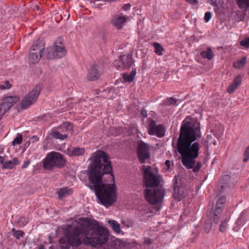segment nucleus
Returning <instances> with one entry per match:
<instances>
[{"label":"nucleus","instance_id":"obj_33","mask_svg":"<svg viewBox=\"0 0 249 249\" xmlns=\"http://www.w3.org/2000/svg\"><path fill=\"white\" fill-rule=\"evenodd\" d=\"M12 231L14 232L13 235L17 239H19L20 237H22L24 234V233L22 231H15V229H12Z\"/></svg>","mask_w":249,"mask_h":249},{"label":"nucleus","instance_id":"obj_40","mask_svg":"<svg viewBox=\"0 0 249 249\" xmlns=\"http://www.w3.org/2000/svg\"><path fill=\"white\" fill-rule=\"evenodd\" d=\"M212 18V13L210 12H207L205 14L204 20L208 22Z\"/></svg>","mask_w":249,"mask_h":249},{"label":"nucleus","instance_id":"obj_27","mask_svg":"<svg viewBox=\"0 0 249 249\" xmlns=\"http://www.w3.org/2000/svg\"><path fill=\"white\" fill-rule=\"evenodd\" d=\"M51 135L53 137L57 139H60V140H64L67 138V135L62 134L58 129L57 130H53Z\"/></svg>","mask_w":249,"mask_h":249},{"label":"nucleus","instance_id":"obj_32","mask_svg":"<svg viewBox=\"0 0 249 249\" xmlns=\"http://www.w3.org/2000/svg\"><path fill=\"white\" fill-rule=\"evenodd\" d=\"M29 219L24 217H20L18 220V223L20 226H24L29 222Z\"/></svg>","mask_w":249,"mask_h":249},{"label":"nucleus","instance_id":"obj_43","mask_svg":"<svg viewBox=\"0 0 249 249\" xmlns=\"http://www.w3.org/2000/svg\"><path fill=\"white\" fill-rule=\"evenodd\" d=\"M187 2L193 5L196 4L198 2L197 0H187Z\"/></svg>","mask_w":249,"mask_h":249},{"label":"nucleus","instance_id":"obj_36","mask_svg":"<svg viewBox=\"0 0 249 249\" xmlns=\"http://www.w3.org/2000/svg\"><path fill=\"white\" fill-rule=\"evenodd\" d=\"M11 85L9 83V81H5L3 84L0 85V89L1 90L9 89L11 88Z\"/></svg>","mask_w":249,"mask_h":249},{"label":"nucleus","instance_id":"obj_34","mask_svg":"<svg viewBox=\"0 0 249 249\" xmlns=\"http://www.w3.org/2000/svg\"><path fill=\"white\" fill-rule=\"evenodd\" d=\"M227 219H225L224 220L222 221L221 224L220 225L219 230L221 232H224L226 231L227 227Z\"/></svg>","mask_w":249,"mask_h":249},{"label":"nucleus","instance_id":"obj_25","mask_svg":"<svg viewBox=\"0 0 249 249\" xmlns=\"http://www.w3.org/2000/svg\"><path fill=\"white\" fill-rule=\"evenodd\" d=\"M136 74L135 69H133L130 74L124 73L123 79L125 82H131L133 81Z\"/></svg>","mask_w":249,"mask_h":249},{"label":"nucleus","instance_id":"obj_21","mask_svg":"<svg viewBox=\"0 0 249 249\" xmlns=\"http://www.w3.org/2000/svg\"><path fill=\"white\" fill-rule=\"evenodd\" d=\"M58 129L62 134H66L68 135L69 132L72 131L73 126L71 123L68 122L64 123L59 126Z\"/></svg>","mask_w":249,"mask_h":249},{"label":"nucleus","instance_id":"obj_17","mask_svg":"<svg viewBox=\"0 0 249 249\" xmlns=\"http://www.w3.org/2000/svg\"><path fill=\"white\" fill-rule=\"evenodd\" d=\"M242 77L238 75L234 79L233 83L229 86L227 89V91L230 93L233 92L240 86L242 82Z\"/></svg>","mask_w":249,"mask_h":249},{"label":"nucleus","instance_id":"obj_18","mask_svg":"<svg viewBox=\"0 0 249 249\" xmlns=\"http://www.w3.org/2000/svg\"><path fill=\"white\" fill-rule=\"evenodd\" d=\"M85 152L83 148L72 147L67 149V153L70 156H79L83 155Z\"/></svg>","mask_w":249,"mask_h":249},{"label":"nucleus","instance_id":"obj_28","mask_svg":"<svg viewBox=\"0 0 249 249\" xmlns=\"http://www.w3.org/2000/svg\"><path fill=\"white\" fill-rule=\"evenodd\" d=\"M246 61L247 57L246 56H243L240 60H237L233 63V67L234 68L237 69H242L246 63Z\"/></svg>","mask_w":249,"mask_h":249},{"label":"nucleus","instance_id":"obj_3","mask_svg":"<svg viewBox=\"0 0 249 249\" xmlns=\"http://www.w3.org/2000/svg\"><path fill=\"white\" fill-rule=\"evenodd\" d=\"M108 239L107 229L100 226L98 221H91L88 218L84 219L82 225L77 226L67 235L68 244L73 247H78L82 243L95 247L106 244Z\"/></svg>","mask_w":249,"mask_h":249},{"label":"nucleus","instance_id":"obj_31","mask_svg":"<svg viewBox=\"0 0 249 249\" xmlns=\"http://www.w3.org/2000/svg\"><path fill=\"white\" fill-rule=\"evenodd\" d=\"M22 141V136L20 134L18 133L17 137L14 139L12 142V145L13 146L20 144Z\"/></svg>","mask_w":249,"mask_h":249},{"label":"nucleus","instance_id":"obj_11","mask_svg":"<svg viewBox=\"0 0 249 249\" xmlns=\"http://www.w3.org/2000/svg\"><path fill=\"white\" fill-rule=\"evenodd\" d=\"M165 129L161 124H156L153 120H150L148 124V133L151 135H156L161 138L164 135Z\"/></svg>","mask_w":249,"mask_h":249},{"label":"nucleus","instance_id":"obj_15","mask_svg":"<svg viewBox=\"0 0 249 249\" xmlns=\"http://www.w3.org/2000/svg\"><path fill=\"white\" fill-rule=\"evenodd\" d=\"M102 71L99 69V67L96 64H94L90 67L87 78L89 81H95L100 77Z\"/></svg>","mask_w":249,"mask_h":249},{"label":"nucleus","instance_id":"obj_42","mask_svg":"<svg viewBox=\"0 0 249 249\" xmlns=\"http://www.w3.org/2000/svg\"><path fill=\"white\" fill-rule=\"evenodd\" d=\"M218 0H208L209 3L212 5L213 6H217V2Z\"/></svg>","mask_w":249,"mask_h":249},{"label":"nucleus","instance_id":"obj_6","mask_svg":"<svg viewBox=\"0 0 249 249\" xmlns=\"http://www.w3.org/2000/svg\"><path fill=\"white\" fill-rule=\"evenodd\" d=\"M165 191L161 188L146 189L144 196L146 200L151 204H160L163 201Z\"/></svg>","mask_w":249,"mask_h":249},{"label":"nucleus","instance_id":"obj_47","mask_svg":"<svg viewBox=\"0 0 249 249\" xmlns=\"http://www.w3.org/2000/svg\"><path fill=\"white\" fill-rule=\"evenodd\" d=\"M31 140L33 142H37L39 140L38 138L36 136H33L31 138Z\"/></svg>","mask_w":249,"mask_h":249},{"label":"nucleus","instance_id":"obj_10","mask_svg":"<svg viewBox=\"0 0 249 249\" xmlns=\"http://www.w3.org/2000/svg\"><path fill=\"white\" fill-rule=\"evenodd\" d=\"M44 49V46L41 43L33 45L29 54L30 61L33 64L37 63L42 56Z\"/></svg>","mask_w":249,"mask_h":249},{"label":"nucleus","instance_id":"obj_19","mask_svg":"<svg viewBox=\"0 0 249 249\" xmlns=\"http://www.w3.org/2000/svg\"><path fill=\"white\" fill-rule=\"evenodd\" d=\"M53 48L57 58H59L65 56L66 54L65 47L61 42L56 43Z\"/></svg>","mask_w":249,"mask_h":249},{"label":"nucleus","instance_id":"obj_50","mask_svg":"<svg viewBox=\"0 0 249 249\" xmlns=\"http://www.w3.org/2000/svg\"><path fill=\"white\" fill-rule=\"evenodd\" d=\"M38 249H44V248L42 245H41L39 247Z\"/></svg>","mask_w":249,"mask_h":249},{"label":"nucleus","instance_id":"obj_46","mask_svg":"<svg viewBox=\"0 0 249 249\" xmlns=\"http://www.w3.org/2000/svg\"><path fill=\"white\" fill-rule=\"evenodd\" d=\"M29 163H30V161H29V160L24 161V163H23V164L22 165V168H25L27 167V166H28Z\"/></svg>","mask_w":249,"mask_h":249},{"label":"nucleus","instance_id":"obj_7","mask_svg":"<svg viewBox=\"0 0 249 249\" xmlns=\"http://www.w3.org/2000/svg\"><path fill=\"white\" fill-rule=\"evenodd\" d=\"M41 89V85L37 84L36 87L24 97L21 103L22 108H27L36 101Z\"/></svg>","mask_w":249,"mask_h":249},{"label":"nucleus","instance_id":"obj_20","mask_svg":"<svg viewBox=\"0 0 249 249\" xmlns=\"http://www.w3.org/2000/svg\"><path fill=\"white\" fill-rule=\"evenodd\" d=\"M4 160V158H3V163H0L2 164V168L5 169H12L15 165L19 164V161L17 158H14L12 160L7 161H5Z\"/></svg>","mask_w":249,"mask_h":249},{"label":"nucleus","instance_id":"obj_12","mask_svg":"<svg viewBox=\"0 0 249 249\" xmlns=\"http://www.w3.org/2000/svg\"><path fill=\"white\" fill-rule=\"evenodd\" d=\"M226 201V198L225 196H222L218 198L216 203V208L214 211L213 215V220L215 223H217L220 218V214L223 208V204Z\"/></svg>","mask_w":249,"mask_h":249},{"label":"nucleus","instance_id":"obj_37","mask_svg":"<svg viewBox=\"0 0 249 249\" xmlns=\"http://www.w3.org/2000/svg\"><path fill=\"white\" fill-rule=\"evenodd\" d=\"M241 46H244L247 48H249V37L241 40L240 42Z\"/></svg>","mask_w":249,"mask_h":249},{"label":"nucleus","instance_id":"obj_16","mask_svg":"<svg viewBox=\"0 0 249 249\" xmlns=\"http://www.w3.org/2000/svg\"><path fill=\"white\" fill-rule=\"evenodd\" d=\"M126 21L125 16H115L111 20V23L118 29H120L124 25Z\"/></svg>","mask_w":249,"mask_h":249},{"label":"nucleus","instance_id":"obj_29","mask_svg":"<svg viewBox=\"0 0 249 249\" xmlns=\"http://www.w3.org/2000/svg\"><path fill=\"white\" fill-rule=\"evenodd\" d=\"M237 4L239 8H247L249 7V0H236Z\"/></svg>","mask_w":249,"mask_h":249},{"label":"nucleus","instance_id":"obj_51","mask_svg":"<svg viewBox=\"0 0 249 249\" xmlns=\"http://www.w3.org/2000/svg\"><path fill=\"white\" fill-rule=\"evenodd\" d=\"M37 9L38 10H39V7L37 6Z\"/></svg>","mask_w":249,"mask_h":249},{"label":"nucleus","instance_id":"obj_44","mask_svg":"<svg viewBox=\"0 0 249 249\" xmlns=\"http://www.w3.org/2000/svg\"><path fill=\"white\" fill-rule=\"evenodd\" d=\"M171 162L169 160H166L165 162V164L166 166L167 167L168 170H169L170 168Z\"/></svg>","mask_w":249,"mask_h":249},{"label":"nucleus","instance_id":"obj_8","mask_svg":"<svg viewBox=\"0 0 249 249\" xmlns=\"http://www.w3.org/2000/svg\"><path fill=\"white\" fill-rule=\"evenodd\" d=\"M139 160L141 163L145 162L146 160L150 157V146L148 144L141 141L137 148Z\"/></svg>","mask_w":249,"mask_h":249},{"label":"nucleus","instance_id":"obj_30","mask_svg":"<svg viewBox=\"0 0 249 249\" xmlns=\"http://www.w3.org/2000/svg\"><path fill=\"white\" fill-rule=\"evenodd\" d=\"M153 46L155 47V53L159 55H161L162 54V51L163 50V47L158 43L155 42L153 43Z\"/></svg>","mask_w":249,"mask_h":249},{"label":"nucleus","instance_id":"obj_14","mask_svg":"<svg viewBox=\"0 0 249 249\" xmlns=\"http://www.w3.org/2000/svg\"><path fill=\"white\" fill-rule=\"evenodd\" d=\"M174 193L173 196L177 201H180L185 196V191L182 186L178 185L177 177L175 176L174 179Z\"/></svg>","mask_w":249,"mask_h":249},{"label":"nucleus","instance_id":"obj_48","mask_svg":"<svg viewBox=\"0 0 249 249\" xmlns=\"http://www.w3.org/2000/svg\"><path fill=\"white\" fill-rule=\"evenodd\" d=\"M209 136H208V139H209ZM207 142L208 143L209 142V143H213L214 145H215L216 144V142L215 140H213V141H210L209 140H207Z\"/></svg>","mask_w":249,"mask_h":249},{"label":"nucleus","instance_id":"obj_23","mask_svg":"<svg viewBox=\"0 0 249 249\" xmlns=\"http://www.w3.org/2000/svg\"><path fill=\"white\" fill-rule=\"evenodd\" d=\"M108 223L116 233H120L121 232L122 230L120 228V225L117 221L109 220Z\"/></svg>","mask_w":249,"mask_h":249},{"label":"nucleus","instance_id":"obj_5","mask_svg":"<svg viewBox=\"0 0 249 249\" xmlns=\"http://www.w3.org/2000/svg\"><path fill=\"white\" fill-rule=\"evenodd\" d=\"M142 170L144 183L146 187H154L159 185L161 177L156 171L153 170L151 166L143 165Z\"/></svg>","mask_w":249,"mask_h":249},{"label":"nucleus","instance_id":"obj_13","mask_svg":"<svg viewBox=\"0 0 249 249\" xmlns=\"http://www.w3.org/2000/svg\"><path fill=\"white\" fill-rule=\"evenodd\" d=\"M131 61L130 56L121 55L119 60L115 61L114 65L118 69H126L130 67Z\"/></svg>","mask_w":249,"mask_h":249},{"label":"nucleus","instance_id":"obj_49","mask_svg":"<svg viewBox=\"0 0 249 249\" xmlns=\"http://www.w3.org/2000/svg\"><path fill=\"white\" fill-rule=\"evenodd\" d=\"M121 244H122V242L121 240H118V247H119Z\"/></svg>","mask_w":249,"mask_h":249},{"label":"nucleus","instance_id":"obj_24","mask_svg":"<svg viewBox=\"0 0 249 249\" xmlns=\"http://www.w3.org/2000/svg\"><path fill=\"white\" fill-rule=\"evenodd\" d=\"M44 56L49 59L58 58L53 47H49L47 49Z\"/></svg>","mask_w":249,"mask_h":249},{"label":"nucleus","instance_id":"obj_38","mask_svg":"<svg viewBox=\"0 0 249 249\" xmlns=\"http://www.w3.org/2000/svg\"><path fill=\"white\" fill-rule=\"evenodd\" d=\"M244 156L243 161L244 162H246L249 160V145L246 148Z\"/></svg>","mask_w":249,"mask_h":249},{"label":"nucleus","instance_id":"obj_1","mask_svg":"<svg viewBox=\"0 0 249 249\" xmlns=\"http://www.w3.org/2000/svg\"><path fill=\"white\" fill-rule=\"evenodd\" d=\"M112 167L109 158L106 153L98 150L90 159V167L89 173L90 183L87 186L95 192L101 204L106 207L112 205L117 200L116 186L104 183L102 177L105 174H111ZM113 181L114 178L111 174Z\"/></svg>","mask_w":249,"mask_h":249},{"label":"nucleus","instance_id":"obj_2","mask_svg":"<svg viewBox=\"0 0 249 249\" xmlns=\"http://www.w3.org/2000/svg\"><path fill=\"white\" fill-rule=\"evenodd\" d=\"M201 134L200 123L196 120L186 118L182 122L178 140L177 149L181 155L182 164L188 169L198 172L201 162H196L198 157L200 144L195 142Z\"/></svg>","mask_w":249,"mask_h":249},{"label":"nucleus","instance_id":"obj_4","mask_svg":"<svg viewBox=\"0 0 249 249\" xmlns=\"http://www.w3.org/2000/svg\"><path fill=\"white\" fill-rule=\"evenodd\" d=\"M65 164L63 156L60 153L51 152L45 158L43 166L44 169L51 170L55 167L61 168Z\"/></svg>","mask_w":249,"mask_h":249},{"label":"nucleus","instance_id":"obj_35","mask_svg":"<svg viewBox=\"0 0 249 249\" xmlns=\"http://www.w3.org/2000/svg\"><path fill=\"white\" fill-rule=\"evenodd\" d=\"M212 228V224L211 222L209 221L208 222H206L205 225L203 226L204 230H205L206 233L209 232Z\"/></svg>","mask_w":249,"mask_h":249},{"label":"nucleus","instance_id":"obj_9","mask_svg":"<svg viewBox=\"0 0 249 249\" xmlns=\"http://www.w3.org/2000/svg\"><path fill=\"white\" fill-rule=\"evenodd\" d=\"M18 100V97L17 96H7L2 99L0 104V120Z\"/></svg>","mask_w":249,"mask_h":249},{"label":"nucleus","instance_id":"obj_22","mask_svg":"<svg viewBox=\"0 0 249 249\" xmlns=\"http://www.w3.org/2000/svg\"><path fill=\"white\" fill-rule=\"evenodd\" d=\"M72 191L67 188H63L60 189L58 192V197L60 199H62L63 198L66 197L68 196L71 195Z\"/></svg>","mask_w":249,"mask_h":249},{"label":"nucleus","instance_id":"obj_39","mask_svg":"<svg viewBox=\"0 0 249 249\" xmlns=\"http://www.w3.org/2000/svg\"><path fill=\"white\" fill-rule=\"evenodd\" d=\"M166 104L168 105H176L177 100L173 97H170L167 99Z\"/></svg>","mask_w":249,"mask_h":249},{"label":"nucleus","instance_id":"obj_45","mask_svg":"<svg viewBox=\"0 0 249 249\" xmlns=\"http://www.w3.org/2000/svg\"><path fill=\"white\" fill-rule=\"evenodd\" d=\"M131 7V5L130 4L128 3V4H125L122 8V9L124 10V11H126L128 9H129Z\"/></svg>","mask_w":249,"mask_h":249},{"label":"nucleus","instance_id":"obj_41","mask_svg":"<svg viewBox=\"0 0 249 249\" xmlns=\"http://www.w3.org/2000/svg\"><path fill=\"white\" fill-rule=\"evenodd\" d=\"M140 113L143 118H146L147 116V111L144 109H142Z\"/></svg>","mask_w":249,"mask_h":249},{"label":"nucleus","instance_id":"obj_26","mask_svg":"<svg viewBox=\"0 0 249 249\" xmlns=\"http://www.w3.org/2000/svg\"><path fill=\"white\" fill-rule=\"evenodd\" d=\"M201 56L204 58L212 60L213 58V53L211 49L208 47L206 50L202 51L200 53Z\"/></svg>","mask_w":249,"mask_h":249}]
</instances>
